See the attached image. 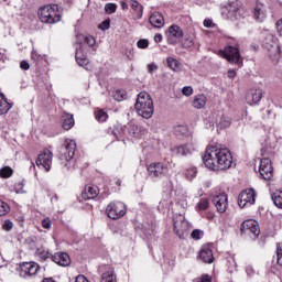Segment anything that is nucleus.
Returning a JSON list of instances; mask_svg holds the SVG:
<instances>
[{
	"instance_id": "obj_1",
	"label": "nucleus",
	"mask_w": 282,
	"mask_h": 282,
	"mask_svg": "<svg viewBox=\"0 0 282 282\" xmlns=\"http://www.w3.org/2000/svg\"><path fill=\"white\" fill-rule=\"evenodd\" d=\"M203 162L209 171H226L232 166L230 150L221 145H209L203 156Z\"/></svg>"
},
{
	"instance_id": "obj_2",
	"label": "nucleus",
	"mask_w": 282,
	"mask_h": 282,
	"mask_svg": "<svg viewBox=\"0 0 282 282\" xmlns=\"http://www.w3.org/2000/svg\"><path fill=\"white\" fill-rule=\"evenodd\" d=\"M134 109L138 113V116H141V118H145V120H149V118H153V112L155 111V108L153 107V99L151 98V95L147 91H141L138 95Z\"/></svg>"
},
{
	"instance_id": "obj_3",
	"label": "nucleus",
	"mask_w": 282,
	"mask_h": 282,
	"mask_svg": "<svg viewBox=\"0 0 282 282\" xmlns=\"http://www.w3.org/2000/svg\"><path fill=\"white\" fill-rule=\"evenodd\" d=\"M77 43L79 47H76V55L75 58L79 67H87L89 65V58L83 55V43H87L89 47H94L96 45V39L91 35H77Z\"/></svg>"
},
{
	"instance_id": "obj_4",
	"label": "nucleus",
	"mask_w": 282,
	"mask_h": 282,
	"mask_svg": "<svg viewBox=\"0 0 282 282\" xmlns=\"http://www.w3.org/2000/svg\"><path fill=\"white\" fill-rule=\"evenodd\" d=\"M263 47L268 51L269 58L273 63L281 61V46L279 45V39L273 34H268L263 42Z\"/></svg>"
},
{
	"instance_id": "obj_5",
	"label": "nucleus",
	"mask_w": 282,
	"mask_h": 282,
	"mask_svg": "<svg viewBox=\"0 0 282 282\" xmlns=\"http://www.w3.org/2000/svg\"><path fill=\"white\" fill-rule=\"evenodd\" d=\"M39 17L42 23H58L61 21V12L58 6H44L39 10Z\"/></svg>"
},
{
	"instance_id": "obj_6",
	"label": "nucleus",
	"mask_w": 282,
	"mask_h": 282,
	"mask_svg": "<svg viewBox=\"0 0 282 282\" xmlns=\"http://www.w3.org/2000/svg\"><path fill=\"white\" fill-rule=\"evenodd\" d=\"M109 219H120L127 215V205L122 202L110 203L106 208Z\"/></svg>"
},
{
	"instance_id": "obj_7",
	"label": "nucleus",
	"mask_w": 282,
	"mask_h": 282,
	"mask_svg": "<svg viewBox=\"0 0 282 282\" xmlns=\"http://www.w3.org/2000/svg\"><path fill=\"white\" fill-rule=\"evenodd\" d=\"M257 199V192L254 188H247L238 195V206L246 208V206H252Z\"/></svg>"
},
{
	"instance_id": "obj_8",
	"label": "nucleus",
	"mask_w": 282,
	"mask_h": 282,
	"mask_svg": "<svg viewBox=\"0 0 282 282\" xmlns=\"http://www.w3.org/2000/svg\"><path fill=\"white\" fill-rule=\"evenodd\" d=\"M219 55L226 58L229 63H235L236 65H242L241 54L239 48L234 46H227L224 51H219Z\"/></svg>"
},
{
	"instance_id": "obj_9",
	"label": "nucleus",
	"mask_w": 282,
	"mask_h": 282,
	"mask_svg": "<svg viewBox=\"0 0 282 282\" xmlns=\"http://www.w3.org/2000/svg\"><path fill=\"white\" fill-rule=\"evenodd\" d=\"M76 153V141L67 139L61 148L59 160L62 162H69Z\"/></svg>"
},
{
	"instance_id": "obj_10",
	"label": "nucleus",
	"mask_w": 282,
	"mask_h": 282,
	"mask_svg": "<svg viewBox=\"0 0 282 282\" xmlns=\"http://www.w3.org/2000/svg\"><path fill=\"white\" fill-rule=\"evenodd\" d=\"M149 177H164L169 173V166L162 162H154L147 166Z\"/></svg>"
},
{
	"instance_id": "obj_11",
	"label": "nucleus",
	"mask_w": 282,
	"mask_h": 282,
	"mask_svg": "<svg viewBox=\"0 0 282 282\" xmlns=\"http://www.w3.org/2000/svg\"><path fill=\"white\" fill-rule=\"evenodd\" d=\"M259 173L262 180H265L267 182L274 177V170L272 167V161H270V159L260 160Z\"/></svg>"
},
{
	"instance_id": "obj_12",
	"label": "nucleus",
	"mask_w": 282,
	"mask_h": 282,
	"mask_svg": "<svg viewBox=\"0 0 282 282\" xmlns=\"http://www.w3.org/2000/svg\"><path fill=\"white\" fill-rule=\"evenodd\" d=\"M41 270V265L36 262H23L20 265V275L26 279V276H34Z\"/></svg>"
},
{
	"instance_id": "obj_13",
	"label": "nucleus",
	"mask_w": 282,
	"mask_h": 282,
	"mask_svg": "<svg viewBox=\"0 0 282 282\" xmlns=\"http://www.w3.org/2000/svg\"><path fill=\"white\" fill-rule=\"evenodd\" d=\"M241 232L243 235H253V237H259V235H261L259 223L252 219L243 221L241 225Z\"/></svg>"
},
{
	"instance_id": "obj_14",
	"label": "nucleus",
	"mask_w": 282,
	"mask_h": 282,
	"mask_svg": "<svg viewBox=\"0 0 282 282\" xmlns=\"http://www.w3.org/2000/svg\"><path fill=\"white\" fill-rule=\"evenodd\" d=\"M52 151L44 150L43 153L39 154L35 164L36 166H42L43 169H45V171H50L52 166Z\"/></svg>"
},
{
	"instance_id": "obj_15",
	"label": "nucleus",
	"mask_w": 282,
	"mask_h": 282,
	"mask_svg": "<svg viewBox=\"0 0 282 282\" xmlns=\"http://www.w3.org/2000/svg\"><path fill=\"white\" fill-rule=\"evenodd\" d=\"M261 98H263V90H261V88H251L247 91V105H257L261 102Z\"/></svg>"
},
{
	"instance_id": "obj_16",
	"label": "nucleus",
	"mask_w": 282,
	"mask_h": 282,
	"mask_svg": "<svg viewBox=\"0 0 282 282\" xmlns=\"http://www.w3.org/2000/svg\"><path fill=\"white\" fill-rule=\"evenodd\" d=\"M195 151V145L193 143L175 145L171 149L172 155H193Z\"/></svg>"
},
{
	"instance_id": "obj_17",
	"label": "nucleus",
	"mask_w": 282,
	"mask_h": 282,
	"mask_svg": "<svg viewBox=\"0 0 282 282\" xmlns=\"http://www.w3.org/2000/svg\"><path fill=\"white\" fill-rule=\"evenodd\" d=\"M213 204L216 207L218 213H224L228 210V195L219 194L213 198Z\"/></svg>"
},
{
	"instance_id": "obj_18",
	"label": "nucleus",
	"mask_w": 282,
	"mask_h": 282,
	"mask_svg": "<svg viewBox=\"0 0 282 282\" xmlns=\"http://www.w3.org/2000/svg\"><path fill=\"white\" fill-rule=\"evenodd\" d=\"M183 36L184 31L182 30V28L175 24L169 28L167 41L169 43H172V45H175V43H177V41H180V39H182Z\"/></svg>"
},
{
	"instance_id": "obj_19",
	"label": "nucleus",
	"mask_w": 282,
	"mask_h": 282,
	"mask_svg": "<svg viewBox=\"0 0 282 282\" xmlns=\"http://www.w3.org/2000/svg\"><path fill=\"white\" fill-rule=\"evenodd\" d=\"M253 19L258 21V23H263L265 19H268V7L263 3H257L253 9Z\"/></svg>"
},
{
	"instance_id": "obj_20",
	"label": "nucleus",
	"mask_w": 282,
	"mask_h": 282,
	"mask_svg": "<svg viewBox=\"0 0 282 282\" xmlns=\"http://www.w3.org/2000/svg\"><path fill=\"white\" fill-rule=\"evenodd\" d=\"M52 261L57 265H62V268H67L72 263V259L67 252H57L52 256Z\"/></svg>"
},
{
	"instance_id": "obj_21",
	"label": "nucleus",
	"mask_w": 282,
	"mask_h": 282,
	"mask_svg": "<svg viewBox=\"0 0 282 282\" xmlns=\"http://www.w3.org/2000/svg\"><path fill=\"white\" fill-rule=\"evenodd\" d=\"M199 259L203 263H213V261H215V256L213 254V249L210 246H204L200 249Z\"/></svg>"
},
{
	"instance_id": "obj_22",
	"label": "nucleus",
	"mask_w": 282,
	"mask_h": 282,
	"mask_svg": "<svg viewBox=\"0 0 282 282\" xmlns=\"http://www.w3.org/2000/svg\"><path fill=\"white\" fill-rule=\"evenodd\" d=\"M223 14L227 17V19H237L239 17V8H237V2H231L227 7L224 8Z\"/></svg>"
},
{
	"instance_id": "obj_23",
	"label": "nucleus",
	"mask_w": 282,
	"mask_h": 282,
	"mask_svg": "<svg viewBox=\"0 0 282 282\" xmlns=\"http://www.w3.org/2000/svg\"><path fill=\"white\" fill-rule=\"evenodd\" d=\"M100 193V189L96 185H88L85 187V189L82 192L83 199H96L98 197V194Z\"/></svg>"
},
{
	"instance_id": "obj_24",
	"label": "nucleus",
	"mask_w": 282,
	"mask_h": 282,
	"mask_svg": "<svg viewBox=\"0 0 282 282\" xmlns=\"http://www.w3.org/2000/svg\"><path fill=\"white\" fill-rule=\"evenodd\" d=\"M186 228V221H184V216H180L178 219L174 218V232L182 239L184 237V230Z\"/></svg>"
},
{
	"instance_id": "obj_25",
	"label": "nucleus",
	"mask_w": 282,
	"mask_h": 282,
	"mask_svg": "<svg viewBox=\"0 0 282 282\" xmlns=\"http://www.w3.org/2000/svg\"><path fill=\"white\" fill-rule=\"evenodd\" d=\"M128 133L131 138L140 140L144 135V133H147V130L138 124H130V127L128 128Z\"/></svg>"
},
{
	"instance_id": "obj_26",
	"label": "nucleus",
	"mask_w": 282,
	"mask_h": 282,
	"mask_svg": "<svg viewBox=\"0 0 282 282\" xmlns=\"http://www.w3.org/2000/svg\"><path fill=\"white\" fill-rule=\"evenodd\" d=\"M149 21L153 28H164V15H162L160 12L152 13Z\"/></svg>"
},
{
	"instance_id": "obj_27",
	"label": "nucleus",
	"mask_w": 282,
	"mask_h": 282,
	"mask_svg": "<svg viewBox=\"0 0 282 282\" xmlns=\"http://www.w3.org/2000/svg\"><path fill=\"white\" fill-rule=\"evenodd\" d=\"M207 102L208 98L205 95H196L192 101V106L194 109H204Z\"/></svg>"
},
{
	"instance_id": "obj_28",
	"label": "nucleus",
	"mask_w": 282,
	"mask_h": 282,
	"mask_svg": "<svg viewBox=\"0 0 282 282\" xmlns=\"http://www.w3.org/2000/svg\"><path fill=\"white\" fill-rule=\"evenodd\" d=\"M10 109H12V105L8 102L3 94H0V116H6Z\"/></svg>"
},
{
	"instance_id": "obj_29",
	"label": "nucleus",
	"mask_w": 282,
	"mask_h": 282,
	"mask_svg": "<svg viewBox=\"0 0 282 282\" xmlns=\"http://www.w3.org/2000/svg\"><path fill=\"white\" fill-rule=\"evenodd\" d=\"M74 124H75L74 116L70 113H65L63 116V124H62L63 129L65 131H69V129H72V127H74Z\"/></svg>"
},
{
	"instance_id": "obj_30",
	"label": "nucleus",
	"mask_w": 282,
	"mask_h": 282,
	"mask_svg": "<svg viewBox=\"0 0 282 282\" xmlns=\"http://www.w3.org/2000/svg\"><path fill=\"white\" fill-rule=\"evenodd\" d=\"M106 270L101 275V282H118L111 267H106Z\"/></svg>"
},
{
	"instance_id": "obj_31",
	"label": "nucleus",
	"mask_w": 282,
	"mask_h": 282,
	"mask_svg": "<svg viewBox=\"0 0 282 282\" xmlns=\"http://www.w3.org/2000/svg\"><path fill=\"white\" fill-rule=\"evenodd\" d=\"M166 63L172 72H182V64L176 58L167 57Z\"/></svg>"
},
{
	"instance_id": "obj_32",
	"label": "nucleus",
	"mask_w": 282,
	"mask_h": 282,
	"mask_svg": "<svg viewBox=\"0 0 282 282\" xmlns=\"http://www.w3.org/2000/svg\"><path fill=\"white\" fill-rule=\"evenodd\" d=\"M271 199L276 208H282V191H276L273 193Z\"/></svg>"
},
{
	"instance_id": "obj_33",
	"label": "nucleus",
	"mask_w": 282,
	"mask_h": 282,
	"mask_svg": "<svg viewBox=\"0 0 282 282\" xmlns=\"http://www.w3.org/2000/svg\"><path fill=\"white\" fill-rule=\"evenodd\" d=\"M174 134L176 138H184V135H188V128L186 126H176L174 128Z\"/></svg>"
},
{
	"instance_id": "obj_34",
	"label": "nucleus",
	"mask_w": 282,
	"mask_h": 282,
	"mask_svg": "<svg viewBox=\"0 0 282 282\" xmlns=\"http://www.w3.org/2000/svg\"><path fill=\"white\" fill-rule=\"evenodd\" d=\"M185 177L186 180L193 181L195 177H197V167L189 166L185 170Z\"/></svg>"
},
{
	"instance_id": "obj_35",
	"label": "nucleus",
	"mask_w": 282,
	"mask_h": 282,
	"mask_svg": "<svg viewBox=\"0 0 282 282\" xmlns=\"http://www.w3.org/2000/svg\"><path fill=\"white\" fill-rule=\"evenodd\" d=\"M210 203L208 198H200V200L196 205V210H208Z\"/></svg>"
},
{
	"instance_id": "obj_36",
	"label": "nucleus",
	"mask_w": 282,
	"mask_h": 282,
	"mask_svg": "<svg viewBox=\"0 0 282 282\" xmlns=\"http://www.w3.org/2000/svg\"><path fill=\"white\" fill-rule=\"evenodd\" d=\"M230 127V118L228 117H221L219 121L217 122L218 129H228Z\"/></svg>"
},
{
	"instance_id": "obj_37",
	"label": "nucleus",
	"mask_w": 282,
	"mask_h": 282,
	"mask_svg": "<svg viewBox=\"0 0 282 282\" xmlns=\"http://www.w3.org/2000/svg\"><path fill=\"white\" fill-rule=\"evenodd\" d=\"M14 171H12V167L4 166L0 170V177H3L4 180H8V177H12V174Z\"/></svg>"
},
{
	"instance_id": "obj_38",
	"label": "nucleus",
	"mask_w": 282,
	"mask_h": 282,
	"mask_svg": "<svg viewBox=\"0 0 282 282\" xmlns=\"http://www.w3.org/2000/svg\"><path fill=\"white\" fill-rule=\"evenodd\" d=\"M95 118L96 120H98L99 122H105L107 120V118H109V116L107 115V112H105V110L99 109L95 112Z\"/></svg>"
},
{
	"instance_id": "obj_39",
	"label": "nucleus",
	"mask_w": 282,
	"mask_h": 282,
	"mask_svg": "<svg viewBox=\"0 0 282 282\" xmlns=\"http://www.w3.org/2000/svg\"><path fill=\"white\" fill-rule=\"evenodd\" d=\"M10 213V205L8 203L0 199V217Z\"/></svg>"
},
{
	"instance_id": "obj_40",
	"label": "nucleus",
	"mask_w": 282,
	"mask_h": 282,
	"mask_svg": "<svg viewBox=\"0 0 282 282\" xmlns=\"http://www.w3.org/2000/svg\"><path fill=\"white\" fill-rule=\"evenodd\" d=\"M113 98L118 102H122V100H124V98H127V91H124V90H116L113 93Z\"/></svg>"
},
{
	"instance_id": "obj_41",
	"label": "nucleus",
	"mask_w": 282,
	"mask_h": 282,
	"mask_svg": "<svg viewBox=\"0 0 282 282\" xmlns=\"http://www.w3.org/2000/svg\"><path fill=\"white\" fill-rule=\"evenodd\" d=\"M131 8L138 13L139 17H142V7L140 2L131 0Z\"/></svg>"
},
{
	"instance_id": "obj_42",
	"label": "nucleus",
	"mask_w": 282,
	"mask_h": 282,
	"mask_svg": "<svg viewBox=\"0 0 282 282\" xmlns=\"http://www.w3.org/2000/svg\"><path fill=\"white\" fill-rule=\"evenodd\" d=\"M37 256L40 257V259H43V261H47V259H52V253L45 250H37Z\"/></svg>"
},
{
	"instance_id": "obj_43",
	"label": "nucleus",
	"mask_w": 282,
	"mask_h": 282,
	"mask_svg": "<svg viewBox=\"0 0 282 282\" xmlns=\"http://www.w3.org/2000/svg\"><path fill=\"white\" fill-rule=\"evenodd\" d=\"M116 10H118V6L116 3H107L105 6V11L108 14H113V12H116Z\"/></svg>"
},
{
	"instance_id": "obj_44",
	"label": "nucleus",
	"mask_w": 282,
	"mask_h": 282,
	"mask_svg": "<svg viewBox=\"0 0 282 282\" xmlns=\"http://www.w3.org/2000/svg\"><path fill=\"white\" fill-rule=\"evenodd\" d=\"M276 257H278V263L282 265V243H278L276 246Z\"/></svg>"
},
{
	"instance_id": "obj_45",
	"label": "nucleus",
	"mask_w": 282,
	"mask_h": 282,
	"mask_svg": "<svg viewBox=\"0 0 282 282\" xmlns=\"http://www.w3.org/2000/svg\"><path fill=\"white\" fill-rule=\"evenodd\" d=\"M12 228H14V224H12L10 220H4L2 229H4L7 232H10Z\"/></svg>"
},
{
	"instance_id": "obj_46",
	"label": "nucleus",
	"mask_w": 282,
	"mask_h": 282,
	"mask_svg": "<svg viewBox=\"0 0 282 282\" xmlns=\"http://www.w3.org/2000/svg\"><path fill=\"white\" fill-rule=\"evenodd\" d=\"M137 45L140 50H147L149 47V40H139Z\"/></svg>"
},
{
	"instance_id": "obj_47",
	"label": "nucleus",
	"mask_w": 282,
	"mask_h": 282,
	"mask_svg": "<svg viewBox=\"0 0 282 282\" xmlns=\"http://www.w3.org/2000/svg\"><path fill=\"white\" fill-rule=\"evenodd\" d=\"M182 94H183V96H187V97L193 96V87H191V86L183 87Z\"/></svg>"
},
{
	"instance_id": "obj_48",
	"label": "nucleus",
	"mask_w": 282,
	"mask_h": 282,
	"mask_svg": "<svg viewBox=\"0 0 282 282\" xmlns=\"http://www.w3.org/2000/svg\"><path fill=\"white\" fill-rule=\"evenodd\" d=\"M195 45V42H193V37H186L183 41V47H193Z\"/></svg>"
},
{
	"instance_id": "obj_49",
	"label": "nucleus",
	"mask_w": 282,
	"mask_h": 282,
	"mask_svg": "<svg viewBox=\"0 0 282 282\" xmlns=\"http://www.w3.org/2000/svg\"><path fill=\"white\" fill-rule=\"evenodd\" d=\"M42 226L46 229L50 230L52 228V220L50 218H44L42 220Z\"/></svg>"
},
{
	"instance_id": "obj_50",
	"label": "nucleus",
	"mask_w": 282,
	"mask_h": 282,
	"mask_svg": "<svg viewBox=\"0 0 282 282\" xmlns=\"http://www.w3.org/2000/svg\"><path fill=\"white\" fill-rule=\"evenodd\" d=\"M192 239H202V231L199 229H195L191 234Z\"/></svg>"
},
{
	"instance_id": "obj_51",
	"label": "nucleus",
	"mask_w": 282,
	"mask_h": 282,
	"mask_svg": "<svg viewBox=\"0 0 282 282\" xmlns=\"http://www.w3.org/2000/svg\"><path fill=\"white\" fill-rule=\"evenodd\" d=\"M276 32L282 37V19L276 22Z\"/></svg>"
},
{
	"instance_id": "obj_52",
	"label": "nucleus",
	"mask_w": 282,
	"mask_h": 282,
	"mask_svg": "<svg viewBox=\"0 0 282 282\" xmlns=\"http://www.w3.org/2000/svg\"><path fill=\"white\" fill-rule=\"evenodd\" d=\"M204 26L205 28H215V23L210 19L204 20Z\"/></svg>"
},
{
	"instance_id": "obj_53",
	"label": "nucleus",
	"mask_w": 282,
	"mask_h": 282,
	"mask_svg": "<svg viewBox=\"0 0 282 282\" xmlns=\"http://www.w3.org/2000/svg\"><path fill=\"white\" fill-rule=\"evenodd\" d=\"M156 69H158V65H155L153 63L148 65L149 74H153V72H156Z\"/></svg>"
},
{
	"instance_id": "obj_54",
	"label": "nucleus",
	"mask_w": 282,
	"mask_h": 282,
	"mask_svg": "<svg viewBox=\"0 0 282 282\" xmlns=\"http://www.w3.org/2000/svg\"><path fill=\"white\" fill-rule=\"evenodd\" d=\"M20 67L21 69H24L25 72H28V69H30V63H28L26 61H22L20 63Z\"/></svg>"
},
{
	"instance_id": "obj_55",
	"label": "nucleus",
	"mask_w": 282,
	"mask_h": 282,
	"mask_svg": "<svg viewBox=\"0 0 282 282\" xmlns=\"http://www.w3.org/2000/svg\"><path fill=\"white\" fill-rule=\"evenodd\" d=\"M109 25H110V21L109 20H106L104 21L101 24H100V29L101 30H109Z\"/></svg>"
},
{
	"instance_id": "obj_56",
	"label": "nucleus",
	"mask_w": 282,
	"mask_h": 282,
	"mask_svg": "<svg viewBox=\"0 0 282 282\" xmlns=\"http://www.w3.org/2000/svg\"><path fill=\"white\" fill-rule=\"evenodd\" d=\"M228 78H235L237 76V70L235 69H229L227 73Z\"/></svg>"
},
{
	"instance_id": "obj_57",
	"label": "nucleus",
	"mask_w": 282,
	"mask_h": 282,
	"mask_svg": "<svg viewBox=\"0 0 282 282\" xmlns=\"http://www.w3.org/2000/svg\"><path fill=\"white\" fill-rule=\"evenodd\" d=\"M154 42L155 43H162V34H155L154 35Z\"/></svg>"
},
{
	"instance_id": "obj_58",
	"label": "nucleus",
	"mask_w": 282,
	"mask_h": 282,
	"mask_svg": "<svg viewBox=\"0 0 282 282\" xmlns=\"http://www.w3.org/2000/svg\"><path fill=\"white\" fill-rule=\"evenodd\" d=\"M199 279H200V282H210L212 281L208 275H202V278H199Z\"/></svg>"
},
{
	"instance_id": "obj_59",
	"label": "nucleus",
	"mask_w": 282,
	"mask_h": 282,
	"mask_svg": "<svg viewBox=\"0 0 282 282\" xmlns=\"http://www.w3.org/2000/svg\"><path fill=\"white\" fill-rule=\"evenodd\" d=\"M246 272H247V274H248L249 276H251V274L254 272V270H252L251 267H248L247 270H246Z\"/></svg>"
},
{
	"instance_id": "obj_60",
	"label": "nucleus",
	"mask_w": 282,
	"mask_h": 282,
	"mask_svg": "<svg viewBox=\"0 0 282 282\" xmlns=\"http://www.w3.org/2000/svg\"><path fill=\"white\" fill-rule=\"evenodd\" d=\"M42 282H56V281H54V279H52V278H45V279H43Z\"/></svg>"
},
{
	"instance_id": "obj_61",
	"label": "nucleus",
	"mask_w": 282,
	"mask_h": 282,
	"mask_svg": "<svg viewBox=\"0 0 282 282\" xmlns=\"http://www.w3.org/2000/svg\"><path fill=\"white\" fill-rule=\"evenodd\" d=\"M122 10L127 8V2H121Z\"/></svg>"
},
{
	"instance_id": "obj_62",
	"label": "nucleus",
	"mask_w": 282,
	"mask_h": 282,
	"mask_svg": "<svg viewBox=\"0 0 282 282\" xmlns=\"http://www.w3.org/2000/svg\"><path fill=\"white\" fill-rule=\"evenodd\" d=\"M193 282H202V280L199 278H197Z\"/></svg>"
},
{
	"instance_id": "obj_63",
	"label": "nucleus",
	"mask_w": 282,
	"mask_h": 282,
	"mask_svg": "<svg viewBox=\"0 0 282 282\" xmlns=\"http://www.w3.org/2000/svg\"><path fill=\"white\" fill-rule=\"evenodd\" d=\"M93 54H96V48H93Z\"/></svg>"
},
{
	"instance_id": "obj_64",
	"label": "nucleus",
	"mask_w": 282,
	"mask_h": 282,
	"mask_svg": "<svg viewBox=\"0 0 282 282\" xmlns=\"http://www.w3.org/2000/svg\"><path fill=\"white\" fill-rule=\"evenodd\" d=\"M17 193H21V191H17Z\"/></svg>"
}]
</instances>
